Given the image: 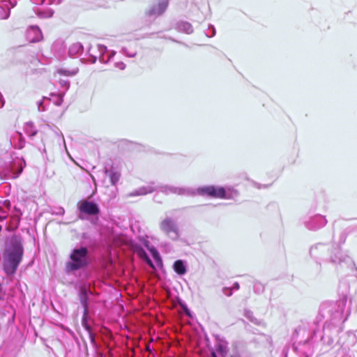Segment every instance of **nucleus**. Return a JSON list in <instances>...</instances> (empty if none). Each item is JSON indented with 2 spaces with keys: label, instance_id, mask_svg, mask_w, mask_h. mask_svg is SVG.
<instances>
[{
  "label": "nucleus",
  "instance_id": "f257e3e1",
  "mask_svg": "<svg viewBox=\"0 0 357 357\" xmlns=\"http://www.w3.org/2000/svg\"><path fill=\"white\" fill-rule=\"evenodd\" d=\"M22 255V239L17 236H12L4 255L3 269L7 275H13L16 272Z\"/></svg>",
  "mask_w": 357,
  "mask_h": 357
},
{
  "label": "nucleus",
  "instance_id": "f03ea898",
  "mask_svg": "<svg viewBox=\"0 0 357 357\" xmlns=\"http://www.w3.org/2000/svg\"><path fill=\"white\" fill-rule=\"evenodd\" d=\"M87 254L88 250L86 248L82 247L79 249H74L70 256L71 261L66 264L68 271H77L86 266L87 265Z\"/></svg>",
  "mask_w": 357,
  "mask_h": 357
},
{
  "label": "nucleus",
  "instance_id": "7ed1b4c3",
  "mask_svg": "<svg viewBox=\"0 0 357 357\" xmlns=\"http://www.w3.org/2000/svg\"><path fill=\"white\" fill-rule=\"evenodd\" d=\"M197 193L200 195L217 199H229L230 197L227 195V192L223 187L208 185L199 188Z\"/></svg>",
  "mask_w": 357,
  "mask_h": 357
},
{
  "label": "nucleus",
  "instance_id": "20e7f679",
  "mask_svg": "<svg viewBox=\"0 0 357 357\" xmlns=\"http://www.w3.org/2000/svg\"><path fill=\"white\" fill-rule=\"evenodd\" d=\"M77 208L80 213L88 215H96L100 213V208L97 204L83 199L77 203Z\"/></svg>",
  "mask_w": 357,
  "mask_h": 357
},
{
  "label": "nucleus",
  "instance_id": "39448f33",
  "mask_svg": "<svg viewBox=\"0 0 357 357\" xmlns=\"http://www.w3.org/2000/svg\"><path fill=\"white\" fill-rule=\"evenodd\" d=\"M160 229L168 236L171 234H174L175 236H178V228L174 222L169 218H166L161 222Z\"/></svg>",
  "mask_w": 357,
  "mask_h": 357
},
{
  "label": "nucleus",
  "instance_id": "423d86ee",
  "mask_svg": "<svg viewBox=\"0 0 357 357\" xmlns=\"http://www.w3.org/2000/svg\"><path fill=\"white\" fill-rule=\"evenodd\" d=\"M174 271L179 275H183L186 273L185 266L181 260H176L174 262Z\"/></svg>",
  "mask_w": 357,
  "mask_h": 357
},
{
  "label": "nucleus",
  "instance_id": "0eeeda50",
  "mask_svg": "<svg viewBox=\"0 0 357 357\" xmlns=\"http://www.w3.org/2000/svg\"><path fill=\"white\" fill-rule=\"evenodd\" d=\"M137 254H138L139 257L140 258L143 259L151 267H153V264L151 260L150 259L147 253L146 252V251L144 249L140 248L139 250H138Z\"/></svg>",
  "mask_w": 357,
  "mask_h": 357
},
{
  "label": "nucleus",
  "instance_id": "6e6552de",
  "mask_svg": "<svg viewBox=\"0 0 357 357\" xmlns=\"http://www.w3.org/2000/svg\"><path fill=\"white\" fill-rule=\"evenodd\" d=\"M78 73V68H76L73 70H62L61 73L66 76H73L75 75Z\"/></svg>",
  "mask_w": 357,
  "mask_h": 357
},
{
  "label": "nucleus",
  "instance_id": "1a4fd4ad",
  "mask_svg": "<svg viewBox=\"0 0 357 357\" xmlns=\"http://www.w3.org/2000/svg\"><path fill=\"white\" fill-rule=\"evenodd\" d=\"M170 190L174 193H178V195H183L185 193V190L183 188H170Z\"/></svg>",
  "mask_w": 357,
  "mask_h": 357
},
{
  "label": "nucleus",
  "instance_id": "9d476101",
  "mask_svg": "<svg viewBox=\"0 0 357 357\" xmlns=\"http://www.w3.org/2000/svg\"><path fill=\"white\" fill-rule=\"evenodd\" d=\"M89 339L91 342H93L95 340V336L90 335Z\"/></svg>",
  "mask_w": 357,
  "mask_h": 357
},
{
  "label": "nucleus",
  "instance_id": "9b49d317",
  "mask_svg": "<svg viewBox=\"0 0 357 357\" xmlns=\"http://www.w3.org/2000/svg\"><path fill=\"white\" fill-rule=\"evenodd\" d=\"M153 257H158V252H157L155 250L153 252Z\"/></svg>",
  "mask_w": 357,
  "mask_h": 357
},
{
  "label": "nucleus",
  "instance_id": "f8f14e48",
  "mask_svg": "<svg viewBox=\"0 0 357 357\" xmlns=\"http://www.w3.org/2000/svg\"><path fill=\"white\" fill-rule=\"evenodd\" d=\"M213 357H217V356L213 354Z\"/></svg>",
  "mask_w": 357,
  "mask_h": 357
}]
</instances>
